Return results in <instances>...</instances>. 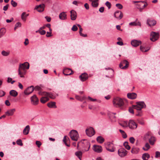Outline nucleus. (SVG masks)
I'll use <instances>...</instances> for the list:
<instances>
[{"mask_svg":"<svg viewBox=\"0 0 160 160\" xmlns=\"http://www.w3.org/2000/svg\"><path fill=\"white\" fill-rule=\"evenodd\" d=\"M29 68V64L27 62L19 64L18 69V75L20 77H24V75L27 72V70Z\"/></svg>","mask_w":160,"mask_h":160,"instance_id":"1","label":"nucleus"},{"mask_svg":"<svg viewBox=\"0 0 160 160\" xmlns=\"http://www.w3.org/2000/svg\"><path fill=\"white\" fill-rule=\"evenodd\" d=\"M125 99H123L118 97L114 98L113 100L114 106L116 107H120L123 105Z\"/></svg>","mask_w":160,"mask_h":160,"instance_id":"2","label":"nucleus"},{"mask_svg":"<svg viewBox=\"0 0 160 160\" xmlns=\"http://www.w3.org/2000/svg\"><path fill=\"white\" fill-rule=\"evenodd\" d=\"M69 135L71 139L74 141H77L79 138V135L77 131L72 130L69 132Z\"/></svg>","mask_w":160,"mask_h":160,"instance_id":"3","label":"nucleus"},{"mask_svg":"<svg viewBox=\"0 0 160 160\" xmlns=\"http://www.w3.org/2000/svg\"><path fill=\"white\" fill-rule=\"evenodd\" d=\"M136 105H133V107L134 109L139 111H140L144 107H145L146 106L144 102H136Z\"/></svg>","mask_w":160,"mask_h":160,"instance_id":"4","label":"nucleus"},{"mask_svg":"<svg viewBox=\"0 0 160 160\" xmlns=\"http://www.w3.org/2000/svg\"><path fill=\"white\" fill-rule=\"evenodd\" d=\"M82 147L85 151H88L90 147V142L87 140H83L82 142Z\"/></svg>","mask_w":160,"mask_h":160,"instance_id":"5","label":"nucleus"},{"mask_svg":"<svg viewBox=\"0 0 160 160\" xmlns=\"http://www.w3.org/2000/svg\"><path fill=\"white\" fill-rule=\"evenodd\" d=\"M145 138L146 139H149V142L151 145H153L156 141V139L155 137L153 136H150L148 133H147L145 135Z\"/></svg>","mask_w":160,"mask_h":160,"instance_id":"6","label":"nucleus"},{"mask_svg":"<svg viewBox=\"0 0 160 160\" xmlns=\"http://www.w3.org/2000/svg\"><path fill=\"white\" fill-rule=\"evenodd\" d=\"M159 35L158 32H152L150 34V40L152 42H155L159 38Z\"/></svg>","mask_w":160,"mask_h":160,"instance_id":"7","label":"nucleus"},{"mask_svg":"<svg viewBox=\"0 0 160 160\" xmlns=\"http://www.w3.org/2000/svg\"><path fill=\"white\" fill-rule=\"evenodd\" d=\"M129 63L126 60L122 61L119 64L120 68L123 69H127L129 66Z\"/></svg>","mask_w":160,"mask_h":160,"instance_id":"8","label":"nucleus"},{"mask_svg":"<svg viewBox=\"0 0 160 160\" xmlns=\"http://www.w3.org/2000/svg\"><path fill=\"white\" fill-rule=\"evenodd\" d=\"M112 144H113V143L110 142H107L104 143L105 147L107 150L110 152H113L115 151V148L113 147L110 148L111 145Z\"/></svg>","mask_w":160,"mask_h":160,"instance_id":"9","label":"nucleus"},{"mask_svg":"<svg viewBox=\"0 0 160 160\" xmlns=\"http://www.w3.org/2000/svg\"><path fill=\"white\" fill-rule=\"evenodd\" d=\"M87 135L89 137H91L94 135L95 131L93 128L90 127L86 130Z\"/></svg>","mask_w":160,"mask_h":160,"instance_id":"10","label":"nucleus"},{"mask_svg":"<svg viewBox=\"0 0 160 160\" xmlns=\"http://www.w3.org/2000/svg\"><path fill=\"white\" fill-rule=\"evenodd\" d=\"M118 153L120 157H123L127 155V152L124 149L122 148L118 150Z\"/></svg>","mask_w":160,"mask_h":160,"instance_id":"11","label":"nucleus"},{"mask_svg":"<svg viewBox=\"0 0 160 160\" xmlns=\"http://www.w3.org/2000/svg\"><path fill=\"white\" fill-rule=\"evenodd\" d=\"M31 103L34 105L38 104L39 100L35 95H33L31 98Z\"/></svg>","mask_w":160,"mask_h":160,"instance_id":"12","label":"nucleus"},{"mask_svg":"<svg viewBox=\"0 0 160 160\" xmlns=\"http://www.w3.org/2000/svg\"><path fill=\"white\" fill-rule=\"evenodd\" d=\"M128 126L130 129H135L137 127V125L133 120H129Z\"/></svg>","mask_w":160,"mask_h":160,"instance_id":"13","label":"nucleus"},{"mask_svg":"<svg viewBox=\"0 0 160 160\" xmlns=\"http://www.w3.org/2000/svg\"><path fill=\"white\" fill-rule=\"evenodd\" d=\"M34 87L31 86L27 88L24 91V93L26 95H28L32 93L34 90Z\"/></svg>","mask_w":160,"mask_h":160,"instance_id":"14","label":"nucleus"},{"mask_svg":"<svg viewBox=\"0 0 160 160\" xmlns=\"http://www.w3.org/2000/svg\"><path fill=\"white\" fill-rule=\"evenodd\" d=\"M114 16L117 19L120 20L122 18L123 15L121 11H117L115 12Z\"/></svg>","mask_w":160,"mask_h":160,"instance_id":"15","label":"nucleus"},{"mask_svg":"<svg viewBox=\"0 0 160 160\" xmlns=\"http://www.w3.org/2000/svg\"><path fill=\"white\" fill-rule=\"evenodd\" d=\"M92 149L94 151L98 153L101 152L102 150L101 146L97 145H94L93 146Z\"/></svg>","mask_w":160,"mask_h":160,"instance_id":"16","label":"nucleus"},{"mask_svg":"<svg viewBox=\"0 0 160 160\" xmlns=\"http://www.w3.org/2000/svg\"><path fill=\"white\" fill-rule=\"evenodd\" d=\"M73 73V71L70 68H65L63 70V73L66 76L69 75Z\"/></svg>","mask_w":160,"mask_h":160,"instance_id":"17","label":"nucleus"},{"mask_svg":"<svg viewBox=\"0 0 160 160\" xmlns=\"http://www.w3.org/2000/svg\"><path fill=\"white\" fill-rule=\"evenodd\" d=\"M71 19L72 20H75L77 18V14L76 12L73 10H72L70 11Z\"/></svg>","mask_w":160,"mask_h":160,"instance_id":"18","label":"nucleus"},{"mask_svg":"<svg viewBox=\"0 0 160 160\" xmlns=\"http://www.w3.org/2000/svg\"><path fill=\"white\" fill-rule=\"evenodd\" d=\"M142 42L140 41H138L136 40H133L131 42V44L132 45L135 47H136L141 44Z\"/></svg>","mask_w":160,"mask_h":160,"instance_id":"19","label":"nucleus"},{"mask_svg":"<svg viewBox=\"0 0 160 160\" xmlns=\"http://www.w3.org/2000/svg\"><path fill=\"white\" fill-rule=\"evenodd\" d=\"M79 78L81 81L83 82L88 78V75L86 73H84L79 76Z\"/></svg>","mask_w":160,"mask_h":160,"instance_id":"20","label":"nucleus"},{"mask_svg":"<svg viewBox=\"0 0 160 160\" xmlns=\"http://www.w3.org/2000/svg\"><path fill=\"white\" fill-rule=\"evenodd\" d=\"M127 97L129 99H134L137 98V94L136 93L134 92L129 93L127 94Z\"/></svg>","mask_w":160,"mask_h":160,"instance_id":"21","label":"nucleus"},{"mask_svg":"<svg viewBox=\"0 0 160 160\" xmlns=\"http://www.w3.org/2000/svg\"><path fill=\"white\" fill-rule=\"evenodd\" d=\"M59 18L62 20H66L67 18V15L65 12H62L61 13L59 16Z\"/></svg>","mask_w":160,"mask_h":160,"instance_id":"22","label":"nucleus"},{"mask_svg":"<svg viewBox=\"0 0 160 160\" xmlns=\"http://www.w3.org/2000/svg\"><path fill=\"white\" fill-rule=\"evenodd\" d=\"M15 111V109L14 108L9 109L6 112L5 114L6 115L8 116H12Z\"/></svg>","mask_w":160,"mask_h":160,"instance_id":"23","label":"nucleus"},{"mask_svg":"<svg viewBox=\"0 0 160 160\" xmlns=\"http://www.w3.org/2000/svg\"><path fill=\"white\" fill-rule=\"evenodd\" d=\"M147 24L150 27L155 25L156 23V21L154 20L148 19Z\"/></svg>","mask_w":160,"mask_h":160,"instance_id":"24","label":"nucleus"},{"mask_svg":"<svg viewBox=\"0 0 160 160\" xmlns=\"http://www.w3.org/2000/svg\"><path fill=\"white\" fill-rule=\"evenodd\" d=\"M45 6L44 4H40L37 7L36 9L38 12H41L44 11Z\"/></svg>","mask_w":160,"mask_h":160,"instance_id":"25","label":"nucleus"},{"mask_svg":"<svg viewBox=\"0 0 160 160\" xmlns=\"http://www.w3.org/2000/svg\"><path fill=\"white\" fill-rule=\"evenodd\" d=\"M139 151V149L137 147H133L132 148L131 152L133 154H137L138 153Z\"/></svg>","mask_w":160,"mask_h":160,"instance_id":"26","label":"nucleus"},{"mask_svg":"<svg viewBox=\"0 0 160 160\" xmlns=\"http://www.w3.org/2000/svg\"><path fill=\"white\" fill-rule=\"evenodd\" d=\"M90 1L92 2L91 5L92 7L96 8L98 5V1L99 0H89Z\"/></svg>","mask_w":160,"mask_h":160,"instance_id":"27","label":"nucleus"},{"mask_svg":"<svg viewBox=\"0 0 160 160\" xmlns=\"http://www.w3.org/2000/svg\"><path fill=\"white\" fill-rule=\"evenodd\" d=\"M48 94L47 97H48L52 99H54L56 98V97L58 96V94H55L51 92H48Z\"/></svg>","mask_w":160,"mask_h":160,"instance_id":"28","label":"nucleus"},{"mask_svg":"<svg viewBox=\"0 0 160 160\" xmlns=\"http://www.w3.org/2000/svg\"><path fill=\"white\" fill-rule=\"evenodd\" d=\"M47 106L50 108H57V106L56 105V102H50L47 104Z\"/></svg>","mask_w":160,"mask_h":160,"instance_id":"29","label":"nucleus"},{"mask_svg":"<svg viewBox=\"0 0 160 160\" xmlns=\"http://www.w3.org/2000/svg\"><path fill=\"white\" fill-rule=\"evenodd\" d=\"M30 130V127L29 125H27L24 128L23 130V133L25 135H27L29 133Z\"/></svg>","mask_w":160,"mask_h":160,"instance_id":"30","label":"nucleus"},{"mask_svg":"<svg viewBox=\"0 0 160 160\" xmlns=\"http://www.w3.org/2000/svg\"><path fill=\"white\" fill-rule=\"evenodd\" d=\"M104 139L100 136H98L97 138V141L100 143H102L104 142Z\"/></svg>","mask_w":160,"mask_h":160,"instance_id":"31","label":"nucleus"},{"mask_svg":"<svg viewBox=\"0 0 160 160\" xmlns=\"http://www.w3.org/2000/svg\"><path fill=\"white\" fill-rule=\"evenodd\" d=\"M9 94L11 96L14 97H16L18 94V92L13 90H11L10 91Z\"/></svg>","mask_w":160,"mask_h":160,"instance_id":"32","label":"nucleus"},{"mask_svg":"<svg viewBox=\"0 0 160 160\" xmlns=\"http://www.w3.org/2000/svg\"><path fill=\"white\" fill-rule=\"evenodd\" d=\"M82 152L81 151H78L75 152V155L79 158L80 160H81L82 155Z\"/></svg>","mask_w":160,"mask_h":160,"instance_id":"33","label":"nucleus"},{"mask_svg":"<svg viewBox=\"0 0 160 160\" xmlns=\"http://www.w3.org/2000/svg\"><path fill=\"white\" fill-rule=\"evenodd\" d=\"M142 158L143 160H148L150 158V155L148 153H145L142 155Z\"/></svg>","mask_w":160,"mask_h":160,"instance_id":"34","label":"nucleus"},{"mask_svg":"<svg viewBox=\"0 0 160 160\" xmlns=\"http://www.w3.org/2000/svg\"><path fill=\"white\" fill-rule=\"evenodd\" d=\"M49 100V98L47 97H42L40 99L41 102L43 103H45Z\"/></svg>","mask_w":160,"mask_h":160,"instance_id":"35","label":"nucleus"},{"mask_svg":"<svg viewBox=\"0 0 160 160\" xmlns=\"http://www.w3.org/2000/svg\"><path fill=\"white\" fill-rule=\"evenodd\" d=\"M76 98L80 101H82L84 100L86 98V97L85 96H83L82 97H81L78 95H76L75 96Z\"/></svg>","mask_w":160,"mask_h":160,"instance_id":"36","label":"nucleus"},{"mask_svg":"<svg viewBox=\"0 0 160 160\" xmlns=\"http://www.w3.org/2000/svg\"><path fill=\"white\" fill-rule=\"evenodd\" d=\"M130 25H133V26H141V24L140 22H131L129 24Z\"/></svg>","mask_w":160,"mask_h":160,"instance_id":"37","label":"nucleus"},{"mask_svg":"<svg viewBox=\"0 0 160 160\" xmlns=\"http://www.w3.org/2000/svg\"><path fill=\"white\" fill-rule=\"evenodd\" d=\"M69 139L68 137H67V136H64V137L63 138V142H64V143L68 147H69L70 145L67 144L66 142V141L68 140Z\"/></svg>","mask_w":160,"mask_h":160,"instance_id":"38","label":"nucleus"},{"mask_svg":"<svg viewBox=\"0 0 160 160\" xmlns=\"http://www.w3.org/2000/svg\"><path fill=\"white\" fill-rule=\"evenodd\" d=\"M150 148V146L148 143H146L145 144V147L143 148V149L145 151H147Z\"/></svg>","mask_w":160,"mask_h":160,"instance_id":"39","label":"nucleus"},{"mask_svg":"<svg viewBox=\"0 0 160 160\" xmlns=\"http://www.w3.org/2000/svg\"><path fill=\"white\" fill-rule=\"evenodd\" d=\"M123 145L125 148L127 150H129L130 149V147L128 145V142H125L123 143Z\"/></svg>","mask_w":160,"mask_h":160,"instance_id":"40","label":"nucleus"},{"mask_svg":"<svg viewBox=\"0 0 160 160\" xmlns=\"http://www.w3.org/2000/svg\"><path fill=\"white\" fill-rule=\"evenodd\" d=\"M48 92H38V94L39 95H41V96H45L46 97L47 96V95L48 94Z\"/></svg>","mask_w":160,"mask_h":160,"instance_id":"41","label":"nucleus"},{"mask_svg":"<svg viewBox=\"0 0 160 160\" xmlns=\"http://www.w3.org/2000/svg\"><path fill=\"white\" fill-rule=\"evenodd\" d=\"M25 14L26 12H24L21 15V19L23 21H25L26 19V17L25 15Z\"/></svg>","mask_w":160,"mask_h":160,"instance_id":"42","label":"nucleus"},{"mask_svg":"<svg viewBox=\"0 0 160 160\" xmlns=\"http://www.w3.org/2000/svg\"><path fill=\"white\" fill-rule=\"evenodd\" d=\"M5 32V30L4 29L2 28L0 30V38L2 37Z\"/></svg>","mask_w":160,"mask_h":160,"instance_id":"43","label":"nucleus"},{"mask_svg":"<svg viewBox=\"0 0 160 160\" xmlns=\"http://www.w3.org/2000/svg\"><path fill=\"white\" fill-rule=\"evenodd\" d=\"M1 53L3 56H7L9 55V52H6L4 50H3L2 51Z\"/></svg>","mask_w":160,"mask_h":160,"instance_id":"44","label":"nucleus"},{"mask_svg":"<svg viewBox=\"0 0 160 160\" xmlns=\"http://www.w3.org/2000/svg\"><path fill=\"white\" fill-rule=\"evenodd\" d=\"M82 28H79V34L80 35L83 37H86L87 36V35L86 34H83L82 33Z\"/></svg>","mask_w":160,"mask_h":160,"instance_id":"45","label":"nucleus"},{"mask_svg":"<svg viewBox=\"0 0 160 160\" xmlns=\"http://www.w3.org/2000/svg\"><path fill=\"white\" fill-rule=\"evenodd\" d=\"M16 143L18 145L21 146H22L23 145L22 141L20 139L17 140L16 141Z\"/></svg>","mask_w":160,"mask_h":160,"instance_id":"46","label":"nucleus"},{"mask_svg":"<svg viewBox=\"0 0 160 160\" xmlns=\"http://www.w3.org/2000/svg\"><path fill=\"white\" fill-rule=\"evenodd\" d=\"M11 4L12 6L14 7H15L17 6V3L13 0H12L11 1Z\"/></svg>","mask_w":160,"mask_h":160,"instance_id":"47","label":"nucleus"},{"mask_svg":"<svg viewBox=\"0 0 160 160\" xmlns=\"http://www.w3.org/2000/svg\"><path fill=\"white\" fill-rule=\"evenodd\" d=\"M36 32H39L41 35H43L46 33V31L45 30H42V31L38 30L36 31Z\"/></svg>","mask_w":160,"mask_h":160,"instance_id":"48","label":"nucleus"},{"mask_svg":"<svg viewBox=\"0 0 160 160\" xmlns=\"http://www.w3.org/2000/svg\"><path fill=\"white\" fill-rule=\"evenodd\" d=\"M116 6L117 8L119 9H122L123 8L122 5L120 3H117L116 5Z\"/></svg>","mask_w":160,"mask_h":160,"instance_id":"49","label":"nucleus"},{"mask_svg":"<svg viewBox=\"0 0 160 160\" xmlns=\"http://www.w3.org/2000/svg\"><path fill=\"white\" fill-rule=\"evenodd\" d=\"M140 50L143 52H146L149 49V48L147 50H146L144 47H142L141 46L140 47Z\"/></svg>","mask_w":160,"mask_h":160,"instance_id":"50","label":"nucleus"},{"mask_svg":"<svg viewBox=\"0 0 160 160\" xmlns=\"http://www.w3.org/2000/svg\"><path fill=\"white\" fill-rule=\"evenodd\" d=\"M129 141L131 143L133 144L134 143L135 141V139L134 138L132 137L130 138Z\"/></svg>","mask_w":160,"mask_h":160,"instance_id":"51","label":"nucleus"},{"mask_svg":"<svg viewBox=\"0 0 160 160\" xmlns=\"http://www.w3.org/2000/svg\"><path fill=\"white\" fill-rule=\"evenodd\" d=\"M78 29L77 26L76 25H74L73 26L72 28V30L73 31H76Z\"/></svg>","mask_w":160,"mask_h":160,"instance_id":"52","label":"nucleus"},{"mask_svg":"<svg viewBox=\"0 0 160 160\" xmlns=\"http://www.w3.org/2000/svg\"><path fill=\"white\" fill-rule=\"evenodd\" d=\"M5 92L2 90H0V97H2L5 94Z\"/></svg>","mask_w":160,"mask_h":160,"instance_id":"53","label":"nucleus"},{"mask_svg":"<svg viewBox=\"0 0 160 160\" xmlns=\"http://www.w3.org/2000/svg\"><path fill=\"white\" fill-rule=\"evenodd\" d=\"M106 5L108 8V9H110L111 7V4L110 2L108 1H107L105 3Z\"/></svg>","mask_w":160,"mask_h":160,"instance_id":"54","label":"nucleus"},{"mask_svg":"<svg viewBox=\"0 0 160 160\" xmlns=\"http://www.w3.org/2000/svg\"><path fill=\"white\" fill-rule=\"evenodd\" d=\"M160 157V152L158 151H156L155 152V157L156 158Z\"/></svg>","mask_w":160,"mask_h":160,"instance_id":"55","label":"nucleus"},{"mask_svg":"<svg viewBox=\"0 0 160 160\" xmlns=\"http://www.w3.org/2000/svg\"><path fill=\"white\" fill-rule=\"evenodd\" d=\"M36 144L37 145L38 148H39L42 144L41 142L39 141H36Z\"/></svg>","mask_w":160,"mask_h":160,"instance_id":"56","label":"nucleus"},{"mask_svg":"<svg viewBox=\"0 0 160 160\" xmlns=\"http://www.w3.org/2000/svg\"><path fill=\"white\" fill-rule=\"evenodd\" d=\"M52 32H47V34L46 35V37H49L52 36Z\"/></svg>","mask_w":160,"mask_h":160,"instance_id":"57","label":"nucleus"},{"mask_svg":"<svg viewBox=\"0 0 160 160\" xmlns=\"http://www.w3.org/2000/svg\"><path fill=\"white\" fill-rule=\"evenodd\" d=\"M133 108H133V107H132V108H129V111L131 113H132L133 114L134 113L133 110Z\"/></svg>","mask_w":160,"mask_h":160,"instance_id":"58","label":"nucleus"},{"mask_svg":"<svg viewBox=\"0 0 160 160\" xmlns=\"http://www.w3.org/2000/svg\"><path fill=\"white\" fill-rule=\"evenodd\" d=\"M84 6L87 10H88L89 9V6L88 3H86L84 5Z\"/></svg>","mask_w":160,"mask_h":160,"instance_id":"59","label":"nucleus"},{"mask_svg":"<svg viewBox=\"0 0 160 160\" xmlns=\"http://www.w3.org/2000/svg\"><path fill=\"white\" fill-rule=\"evenodd\" d=\"M29 41L28 40V38H26L25 39V41L24 42V44L26 46L28 44Z\"/></svg>","mask_w":160,"mask_h":160,"instance_id":"60","label":"nucleus"},{"mask_svg":"<svg viewBox=\"0 0 160 160\" xmlns=\"http://www.w3.org/2000/svg\"><path fill=\"white\" fill-rule=\"evenodd\" d=\"M8 5L7 4L5 6L3 7V10H4L5 11H6L8 10Z\"/></svg>","mask_w":160,"mask_h":160,"instance_id":"61","label":"nucleus"},{"mask_svg":"<svg viewBox=\"0 0 160 160\" xmlns=\"http://www.w3.org/2000/svg\"><path fill=\"white\" fill-rule=\"evenodd\" d=\"M122 137L124 138H126L127 137L126 134V133L125 132H124L123 133H122Z\"/></svg>","mask_w":160,"mask_h":160,"instance_id":"62","label":"nucleus"},{"mask_svg":"<svg viewBox=\"0 0 160 160\" xmlns=\"http://www.w3.org/2000/svg\"><path fill=\"white\" fill-rule=\"evenodd\" d=\"M99 11L101 12H103L104 11V7H101L99 10Z\"/></svg>","mask_w":160,"mask_h":160,"instance_id":"63","label":"nucleus"},{"mask_svg":"<svg viewBox=\"0 0 160 160\" xmlns=\"http://www.w3.org/2000/svg\"><path fill=\"white\" fill-rule=\"evenodd\" d=\"M5 103L6 105L9 106L10 105V103L8 100H6L5 102Z\"/></svg>","mask_w":160,"mask_h":160,"instance_id":"64","label":"nucleus"}]
</instances>
